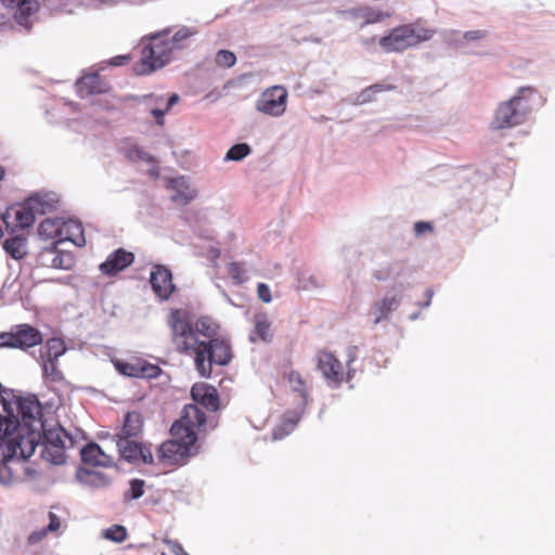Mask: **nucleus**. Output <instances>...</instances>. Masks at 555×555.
I'll return each instance as SVG.
<instances>
[{
    "instance_id": "nucleus-1",
    "label": "nucleus",
    "mask_w": 555,
    "mask_h": 555,
    "mask_svg": "<svg viewBox=\"0 0 555 555\" xmlns=\"http://www.w3.org/2000/svg\"><path fill=\"white\" fill-rule=\"evenodd\" d=\"M167 323L176 351L193 358L201 377L209 378L214 365L224 366L232 360L231 346L217 337L218 325L211 319L202 317L192 323L185 310L172 309Z\"/></svg>"
},
{
    "instance_id": "nucleus-2",
    "label": "nucleus",
    "mask_w": 555,
    "mask_h": 555,
    "mask_svg": "<svg viewBox=\"0 0 555 555\" xmlns=\"http://www.w3.org/2000/svg\"><path fill=\"white\" fill-rule=\"evenodd\" d=\"M3 398L0 400V438L17 427L36 430L42 427V408L36 397H16L10 390Z\"/></svg>"
},
{
    "instance_id": "nucleus-3",
    "label": "nucleus",
    "mask_w": 555,
    "mask_h": 555,
    "mask_svg": "<svg viewBox=\"0 0 555 555\" xmlns=\"http://www.w3.org/2000/svg\"><path fill=\"white\" fill-rule=\"evenodd\" d=\"M172 44L167 30L151 36L142 48L140 61L134 65L135 74L149 75L168 64L175 52Z\"/></svg>"
},
{
    "instance_id": "nucleus-4",
    "label": "nucleus",
    "mask_w": 555,
    "mask_h": 555,
    "mask_svg": "<svg viewBox=\"0 0 555 555\" xmlns=\"http://www.w3.org/2000/svg\"><path fill=\"white\" fill-rule=\"evenodd\" d=\"M433 34V30L416 24H403L383 36L379 46L387 53L403 52L429 40Z\"/></svg>"
},
{
    "instance_id": "nucleus-5",
    "label": "nucleus",
    "mask_w": 555,
    "mask_h": 555,
    "mask_svg": "<svg viewBox=\"0 0 555 555\" xmlns=\"http://www.w3.org/2000/svg\"><path fill=\"white\" fill-rule=\"evenodd\" d=\"M357 347H351L348 352V370L345 371L340 360L331 351L319 350L315 356L317 369L321 372L326 384L332 388H338L344 383H350L354 376V370L350 367L357 359Z\"/></svg>"
},
{
    "instance_id": "nucleus-6",
    "label": "nucleus",
    "mask_w": 555,
    "mask_h": 555,
    "mask_svg": "<svg viewBox=\"0 0 555 555\" xmlns=\"http://www.w3.org/2000/svg\"><path fill=\"white\" fill-rule=\"evenodd\" d=\"M534 92V89L531 87H522L509 101L502 103L495 112L494 119L491 124L492 128H512L524 122L527 114L531 111V106L528 104V98Z\"/></svg>"
},
{
    "instance_id": "nucleus-7",
    "label": "nucleus",
    "mask_w": 555,
    "mask_h": 555,
    "mask_svg": "<svg viewBox=\"0 0 555 555\" xmlns=\"http://www.w3.org/2000/svg\"><path fill=\"white\" fill-rule=\"evenodd\" d=\"M206 431L207 417L197 404L184 405L180 418L176 421L170 428L172 437H179L180 439L186 438L194 443H196Z\"/></svg>"
},
{
    "instance_id": "nucleus-8",
    "label": "nucleus",
    "mask_w": 555,
    "mask_h": 555,
    "mask_svg": "<svg viewBox=\"0 0 555 555\" xmlns=\"http://www.w3.org/2000/svg\"><path fill=\"white\" fill-rule=\"evenodd\" d=\"M39 436V430L17 427L9 436L0 438V447L4 446V456L9 460L25 461L34 454Z\"/></svg>"
},
{
    "instance_id": "nucleus-9",
    "label": "nucleus",
    "mask_w": 555,
    "mask_h": 555,
    "mask_svg": "<svg viewBox=\"0 0 555 555\" xmlns=\"http://www.w3.org/2000/svg\"><path fill=\"white\" fill-rule=\"evenodd\" d=\"M42 341L41 332L27 323L13 325L9 332H0V348L26 350L41 345Z\"/></svg>"
},
{
    "instance_id": "nucleus-10",
    "label": "nucleus",
    "mask_w": 555,
    "mask_h": 555,
    "mask_svg": "<svg viewBox=\"0 0 555 555\" xmlns=\"http://www.w3.org/2000/svg\"><path fill=\"white\" fill-rule=\"evenodd\" d=\"M195 443L189 439L172 437L171 440L163 442L157 450L158 463L166 467L182 465L190 456L191 448Z\"/></svg>"
},
{
    "instance_id": "nucleus-11",
    "label": "nucleus",
    "mask_w": 555,
    "mask_h": 555,
    "mask_svg": "<svg viewBox=\"0 0 555 555\" xmlns=\"http://www.w3.org/2000/svg\"><path fill=\"white\" fill-rule=\"evenodd\" d=\"M67 443L72 446L73 440L63 428L48 430L44 434L42 457L55 465L65 463Z\"/></svg>"
},
{
    "instance_id": "nucleus-12",
    "label": "nucleus",
    "mask_w": 555,
    "mask_h": 555,
    "mask_svg": "<svg viewBox=\"0 0 555 555\" xmlns=\"http://www.w3.org/2000/svg\"><path fill=\"white\" fill-rule=\"evenodd\" d=\"M288 92L285 87L276 85L267 88L256 102V109L262 114L279 117L287 106Z\"/></svg>"
},
{
    "instance_id": "nucleus-13",
    "label": "nucleus",
    "mask_w": 555,
    "mask_h": 555,
    "mask_svg": "<svg viewBox=\"0 0 555 555\" xmlns=\"http://www.w3.org/2000/svg\"><path fill=\"white\" fill-rule=\"evenodd\" d=\"M120 457L129 463L142 462L152 464L154 461L151 449L135 439L115 438Z\"/></svg>"
},
{
    "instance_id": "nucleus-14",
    "label": "nucleus",
    "mask_w": 555,
    "mask_h": 555,
    "mask_svg": "<svg viewBox=\"0 0 555 555\" xmlns=\"http://www.w3.org/2000/svg\"><path fill=\"white\" fill-rule=\"evenodd\" d=\"M35 222V214L31 208L26 205H14L0 212V237L3 236L2 224L7 228H28Z\"/></svg>"
},
{
    "instance_id": "nucleus-15",
    "label": "nucleus",
    "mask_w": 555,
    "mask_h": 555,
    "mask_svg": "<svg viewBox=\"0 0 555 555\" xmlns=\"http://www.w3.org/2000/svg\"><path fill=\"white\" fill-rule=\"evenodd\" d=\"M150 282L154 293L162 300L169 299L176 289V286L172 282L171 271L162 264H156L153 267L150 275Z\"/></svg>"
},
{
    "instance_id": "nucleus-16",
    "label": "nucleus",
    "mask_w": 555,
    "mask_h": 555,
    "mask_svg": "<svg viewBox=\"0 0 555 555\" xmlns=\"http://www.w3.org/2000/svg\"><path fill=\"white\" fill-rule=\"evenodd\" d=\"M191 397L195 403L203 405L208 411L216 412L220 408L218 390L207 383H195L191 389Z\"/></svg>"
},
{
    "instance_id": "nucleus-17",
    "label": "nucleus",
    "mask_w": 555,
    "mask_h": 555,
    "mask_svg": "<svg viewBox=\"0 0 555 555\" xmlns=\"http://www.w3.org/2000/svg\"><path fill=\"white\" fill-rule=\"evenodd\" d=\"M133 261V253L118 248L108 255L107 259L100 264L99 269L104 275L114 276L131 266Z\"/></svg>"
},
{
    "instance_id": "nucleus-18",
    "label": "nucleus",
    "mask_w": 555,
    "mask_h": 555,
    "mask_svg": "<svg viewBox=\"0 0 555 555\" xmlns=\"http://www.w3.org/2000/svg\"><path fill=\"white\" fill-rule=\"evenodd\" d=\"M347 14L359 28H364L367 25L380 23L386 17L390 16L389 13H384L367 5L352 8L347 12Z\"/></svg>"
},
{
    "instance_id": "nucleus-19",
    "label": "nucleus",
    "mask_w": 555,
    "mask_h": 555,
    "mask_svg": "<svg viewBox=\"0 0 555 555\" xmlns=\"http://www.w3.org/2000/svg\"><path fill=\"white\" fill-rule=\"evenodd\" d=\"M77 92L80 98H87L92 94L107 92V85L102 80L99 74L91 73L82 76L76 83Z\"/></svg>"
},
{
    "instance_id": "nucleus-20",
    "label": "nucleus",
    "mask_w": 555,
    "mask_h": 555,
    "mask_svg": "<svg viewBox=\"0 0 555 555\" xmlns=\"http://www.w3.org/2000/svg\"><path fill=\"white\" fill-rule=\"evenodd\" d=\"M143 427L144 421L142 415L137 411L128 412L115 438L137 439L143 433Z\"/></svg>"
},
{
    "instance_id": "nucleus-21",
    "label": "nucleus",
    "mask_w": 555,
    "mask_h": 555,
    "mask_svg": "<svg viewBox=\"0 0 555 555\" xmlns=\"http://www.w3.org/2000/svg\"><path fill=\"white\" fill-rule=\"evenodd\" d=\"M80 453L85 464L102 467H109L114 464L113 457L105 454L96 443L87 444Z\"/></svg>"
},
{
    "instance_id": "nucleus-22",
    "label": "nucleus",
    "mask_w": 555,
    "mask_h": 555,
    "mask_svg": "<svg viewBox=\"0 0 555 555\" xmlns=\"http://www.w3.org/2000/svg\"><path fill=\"white\" fill-rule=\"evenodd\" d=\"M65 241L72 242L78 247H83L86 245L83 227L80 221L64 219V224L62 225V234L60 235V243Z\"/></svg>"
},
{
    "instance_id": "nucleus-23",
    "label": "nucleus",
    "mask_w": 555,
    "mask_h": 555,
    "mask_svg": "<svg viewBox=\"0 0 555 555\" xmlns=\"http://www.w3.org/2000/svg\"><path fill=\"white\" fill-rule=\"evenodd\" d=\"M167 188L175 192L171 201L179 205H188L196 195L183 177L171 179Z\"/></svg>"
},
{
    "instance_id": "nucleus-24",
    "label": "nucleus",
    "mask_w": 555,
    "mask_h": 555,
    "mask_svg": "<svg viewBox=\"0 0 555 555\" xmlns=\"http://www.w3.org/2000/svg\"><path fill=\"white\" fill-rule=\"evenodd\" d=\"M2 3L5 7L15 10V20L21 25L25 24L28 17L38 10L37 0H2Z\"/></svg>"
},
{
    "instance_id": "nucleus-25",
    "label": "nucleus",
    "mask_w": 555,
    "mask_h": 555,
    "mask_svg": "<svg viewBox=\"0 0 555 555\" xmlns=\"http://www.w3.org/2000/svg\"><path fill=\"white\" fill-rule=\"evenodd\" d=\"M63 224V218H47L39 224L38 233L43 240H51L53 241V245H57L60 243Z\"/></svg>"
},
{
    "instance_id": "nucleus-26",
    "label": "nucleus",
    "mask_w": 555,
    "mask_h": 555,
    "mask_svg": "<svg viewBox=\"0 0 555 555\" xmlns=\"http://www.w3.org/2000/svg\"><path fill=\"white\" fill-rule=\"evenodd\" d=\"M271 338V322L264 312H259L254 317V331L250 334V340L268 341Z\"/></svg>"
},
{
    "instance_id": "nucleus-27",
    "label": "nucleus",
    "mask_w": 555,
    "mask_h": 555,
    "mask_svg": "<svg viewBox=\"0 0 555 555\" xmlns=\"http://www.w3.org/2000/svg\"><path fill=\"white\" fill-rule=\"evenodd\" d=\"M43 254H52L51 267L54 269L69 270L75 264V256L70 251H62L56 249V245L46 248Z\"/></svg>"
},
{
    "instance_id": "nucleus-28",
    "label": "nucleus",
    "mask_w": 555,
    "mask_h": 555,
    "mask_svg": "<svg viewBox=\"0 0 555 555\" xmlns=\"http://www.w3.org/2000/svg\"><path fill=\"white\" fill-rule=\"evenodd\" d=\"M42 376L50 383H61L64 379L62 371L59 369V359L40 357Z\"/></svg>"
},
{
    "instance_id": "nucleus-29",
    "label": "nucleus",
    "mask_w": 555,
    "mask_h": 555,
    "mask_svg": "<svg viewBox=\"0 0 555 555\" xmlns=\"http://www.w3.org/2000/svg\"><path fill=\"white\" fill-rule=\"evenodd\" d=\"M48 517L49 524L46 528L34 531L33 533L29 534L28 542L30 544H36L40 542L42 539H44L48 533H55L61 529L62 520L55 513L49 512Z\"/></svg>"
},
{
    "instance_id": "nucleus-30",
    "label": "nucleus",
    "mask_w": 555,
    "mask_h": 555,
    "mask_svg": "<svg viewBox=\"0 0 555 555\" xmlns=\"http://www.w3.org/2000/svg\"><path fill=\"white\" fill-rule=\"evenodd\" d=\"M67 350L66 344L62 338L52 337L48 339L46 345L40 349L39 357H48L51 359H59Z\"/></svg>"
},
{
    "instance_id": "nucleus-31",
    "label": "nucleus",
    "mask_w": 555,
    "mask_h": 555,
    "mask_svg": "<svg viewBox=\"0 0 555 555\" xmlns=\"http://www.w3.org/2000/svg\"><path fill=\"white\" fill-rule=\"evenodd\" d=\"M287 383L293 391L297 392L306 403L308 398V385L298 371H291L285 375Z\"/></svg>"
},
{
    "instance_id": "nucleus-32",
    "label": "nucleus",
    "mask_w": 555,
    "mask_h": 555,
    "mask_svg": "<svg viewBox=\"0 0 555 555\" xmlns=\"http://www.w3.org/2000/svg\"><path fill=\"white\" fill-rule=\"evenodd\" d=\"M398 305L399 300L395 296L383 298L375 305V309L378 311V315L376 317L374 323H379L382 320L386 319L390 312L397 309Z\"/></svg>"
},
{
    "instance_id": "nucleus-33",
    "label": "nucleus",
    "mask_w": 555,
    "mask_h": 555,
    "mask_svg": "<svg viewBox=\"0 0 555 555\" xmlns=\"http://www.w3.org/2000/svg\"><path fill=\"white\" fill-rule=\"evenodd\" d=\"M3 247L5 251L11 255L14 259H21L25 256V240L18 236H14L5 240Z\"/></svg>"
},
{
    "instance_id": "nucleus-34",
    "label": "nucleus",
    "mask_w": 555,
    "mask_h": 555,
    "mask_svg": "<svg viewBox=\"0 0 555 555\" xmlns=\"http://www.w3.org/2000/svg\"><path fill=\"white\" fill-rule=\"evenodd\" d=\"M393 89H395V86H392V85L375 83V85H372V86L365 88L364 90H362L358 96V101L360 103L371 102L374 100V95L376 93L390 91Z\"/></svg>"
},
{
    "instance_id": "nucleus-35",
    "label": "nucleus",
    "mask_w": 555,
    "mask_h": 555,
    "mask_svg": "<svg viewBox=\"0 0 555 555\" xmlns=\"http://www.w3.org/2000/svg\"><path fill=\"white\" fill-rule=\"evenodd\" d=\"M195 34V30L188 27H182L179 30H177L175 35L169 36V42L173 43L172 48L175 51L180 50L185 47L186 41Z\"/></svg>"
},
{
    "instance_id": "nucleus-36",
    "label": "nucleus",
    "mask_w": 555,
    "mask_h": 555,
    "mask_svg": "<svg viewBox=\"0 0 555 555\" xmlns=\"http://www.w3.org/2000/svg\"><path fill=\"white\" fill-rule=\"evenodd\" d=\"M227 269L234 284L242 285L247 281V271L243 263L233 261L228 263Z\"/></svg>"
},
{
    "instance_id": "nucleus-37",
    "label": "nucleus",
    "mask_w": 555,
    "mask_h": 555,
    "mask_svg": "<svg viewBox=\"0 0 555 555\" xmlns=\"http://www.w3.org/2000/svg\"><path fill=\"white\" fill-rule=\"evenodd\" d=\"M115 365L119 373L126 376L140 377L141 361L139 360L135 362L117 361Z\"/></svg>"
},
{
    "instance_id": "nucleus-38",
    "label": "nucleus",
    "mask_w": 555,
    "mask_h": 555,
    "mask_svg": "<svg viewBox=\"0 0 555 555\" xmlns=\"http://www.w3.org/2000/svg\"><path fill=\"white\" fill-rule=\"evenodd\" d=\"M215 63L219 67L230 68L236 63V56L229 50H219L216 54Z\"/></svg>"
},
{
    "instance_id": "nucleus-39",
    "label": "nucleus",
    "mask_w": 555,
    "mask_h": 555,
    "mask_svg": "<svg viewBox=\"0 0 555 555\" xmlns=\"http://www.w3.org/2000/svg\"><path fill=\"white\" fill-rule=\"evenodd\" d=\"M250 153V147L246 143H238L233 145L227 153L225 159L241 160Z\"/></svg>"
},
{
    "instance_id": "nucleus-40",
    "label": "nucleus",
    "mask_w": 555,
    "mask_h": 555,
    "mask_svg": "<svg viewBox=\"0 0 555 555\" xmlns=\"http://www.w3.org/2000/svg\"><path fill=\"white\" fill-rule=\"evenodd\" d=\"M4 459L5 460L0 463V483L8 486L14 482L15 476L13 474L12 468L8 464L11 460H9L5 456Z\"/></svg>"
},
{
    "instance_id": "nucleus-41",
    "label": "nucleus",
    "mask_w": 555,
    "mask_h": 555,
    "mask_svg": "<svg viewBox=\"0 0 555 555\" xmlns=\"http://www.w3.org/2000/svg\"><path fill=\"white\" fill-rule=\"evenodd\" d=\"M127 157L133 162H139V160L145 162V163H154L155 162V158L152 155L147 154L146 152H144L143 150H141L138 146H133V147L129 149L127 152Z\"/></svg>"
},
{
    "instance_id": "nucleus-42",
    "label": "nucleus",
    "mask_w": 555,
    "mask_h": 555,
    "mask_svg": "<svg viewBox=\"0 0 555 555\" xmlns=\"http://www.w3.org/2000/svg\"><path fill=\"white\" fill-rule=\"evenodd\" d=\"M105 538L114 542H122L127 538V530L120 525H114L106 530Z\"/></svg>"
},
{
    "instance_id": "nucleus-43",
    "label": "nucleus",
    "mask_w": 555,
    "mask_h": 555,
    "mask_svg": "<svg viewBox=\"0 0 555 555\" xmlns=\"http://www.w3.org/2000/svg\"><path fill=\"white\" fill-rule=\"evenodd\" d=\"M488 31L485 29L468 30L463 34V42L479 41L488 37Z\"/></svg>"
},
{
    "instance_id": "nucleus-44",
    "label": "nucleus",
    "mask_w": 555,
    "mask_h": 555,
    "mask_svg": "<svg viewBox=\"0 0 555 555\" xmlns=\"http://www.w3.org/2000/svg\"><path fill=\"white\" fill-rule=\"evenodd\" d=\"M159 367L157 365H153L146 362H141V371L140 377H155L159 372Z\"/></svg>"
},
{
    "instance_id": "nucleus-45",
    "label": "nucleus",
    "mask_w": 555,
    "mask_h": 555,
    "mask_svg": "<svg viewBox=\"0 0 555 555\" xmlns=\"http://www.w3.org/2000/svg\"><path fill=\"white\" fill-rule=\"evenodd\" d=\"M130 492L132 499H139L144 493V481L141 479H133L130 482Z\"/></svg>"
},
{
    "instance_id": "nucleus-46",
    "label": "nucleus",
    "mask_w": 555,
    "mask_h": 555,
    "mask_svg": "<svg viewBox=\"0 0 555 555\" xmlns=\"http://www.w3.org/2000/svg\"><path fill=\"white\" fill-rule=\"evenodd\" d=\"M257 295L259 299L266 304H269L272 300L271 291L266 283H258Z\"/></svg>"
},
{
    "instance_id": "nucleus-47",
    "label": "nucleus",
    "mask_w": 555,
    "mask_h": 555,
    "mask_svg": "<svg viewBox=\"0 0 555 555\" xmlns=\"http://www.w3.org/2000/svg\"><path fill=\"white\" fill-rule=\"evenodd\" d=\"M164 543L169 547L170 552L173 553L175 555H189L178 541L164 539Z\"/></svg>"
},
{
    "instance_id": "nucleus-48",
    "label": "nucleus",
    "mask_w": 555,
    "mask_h": 555,
    "mask_svg": "<svg viewBox=\"0 0 555 555\" xmlns=\"http://www.w3.org/2000/svg\"><path fill=\"white\" fill-rule=\"evenodd\" d=\"M433 230L434 228L429 222L418 221L414 224V231L417 236L423 235L426 232H431Z\"/></svg>"
},
{
    "instance_id": "nucleus-49",
    "label": "nucleus",
    "mask_w": 555,
    "mask_h": 555,
    "mask_svg": "<svg viewBox=\"0 0 555 555\" xmlns=\"http://www.w3.org/2000/svg\"><path fill=\"white\" fill-rule=\"evenodd\" d=\"M129 60H130V57L128 55H118V56L113 57L109 61V64L114 65V66H121V65L127 64L129 62Z\"/></svg>"
},
{
    "instance_id": "nucleus-50",
    "label": "nucleus",
    "mask_w": 555,
    "mask_h": 555,
    "mask_svg": "<svg viewBox=\"0 0 555 555\" xmlns=\"http://www.w3.org/2000/svg\"><path fill=\"white\" fill-rule=\"evenodd\" d=\"M168 111L165 109H159V108H154L152 109V115L156 118V122L158 125H163L164 124V115L167 113Z\"/></svg>"
},
{
    "instance_id": "nucleus-51",
    "label": "nucleus",
    "mask_w": 555,
    "mask_h": 555,
    "mask_svg": "<svg viewBox=\"0 0 555 555\" xmlns=\"http://www.w3.org/2000/svg\"><path fill=\"white\" fill-rule=\"evenodd\" d=\"M296 426V421H293V420H286L283 422L282 424V428L285 429L284 434H288L289 431H292Z\"/></svg>"
},
{
    "instance_id": "nucleus-52",
    "label": "nucleus",
    "mask_w": 555,
    "mask_h": 555,
    "mask_svg": "<svg viewBox=\"0 0 555 555\" xmlns=\"http://www.w3.org/2000/svg\"><path fill=\"white\" fill-rule=\"evenodd\" d=\"M178 101H179L178 94L175 93V94L170 95V98L167 100L166 111H169L171 108V106L173 104H176Z\"/></svg>"
},
{
    "instance_id": "nucleus-53",
    "label": "nucleus",
    "mask_w": 555,
    "mask_h": 555,
    "mask_svg": "<svg viewBox=\"0 0 555 555\" xmlns=\"http://www.w3.org/2000/svg\"><path fill=\"white\" fill-rule=\"evenodd\" d=\"M309 283L312 287H320L322 285L321 281L317 276H313V275H311L309 278Z\"/></svg>"
},
{
    "instance_id": "nucleus-54",
    "label": "nucleus",
    "mask_w": 555,
    "mask_h": 555,
    "mask_svg": "<svg viewBox=\"0 0 555 555\" xmlns=\"http://www.w3.org/2000/svg\"><path fill=\"white\" fill-rule=\"evenodd\" d=\"M5 395H7V396H8V395H10V390H9V389L3 388V387H2V385L0 384V400L4 399L3 397H4Z\"/></svg>"
},
{
    "instance_id": "nucleus-55",
    "label": "nucleus",
    "mask_w": 555,
    "mask_h": 555,
    "mask_svg": "<svg viewBox=\"0 0 555 555\" xmlns=\"http://www.w3.org/2000/svg\"><path fill=\"white\" fill-rule=\"evenodd\" d=\"M300 283H301L302 288H308L309 287V285H308V283L306 282L305 279L300 280Z\"/></svg>"
},
{
    "instance_id": "nucleus-56",
    "label": "nucleus",
    "mask_w": 555,
    "mask_h": 555,
    "mask_svg": "<svg viewBox=\"0 0 555 555\" xmlns=\"http://www.w3.org/2000/svg\"><path fill=\"white\" fill-rule=\"evenodd\" d=\"M273 435H274V438H275V439H278V438H281V437H282V435H279L276 430H274Z\"/></svg>"
},
{
    "instance_id": "nucleus-57",
    "label": "nucleus",
    "mask_w": 555,
    "mask_h": 555,
    "mask_svg": "<svg viewBox=\"0 0 555 555\" xmlns=\"http://www.w3.org/2000/svg\"><path fill=\"white\" fill-rule=\"evenodd\" d=\"M158 555H165V553H164V552H159V554H158Z\"/></svg>"
}]
</instances>
